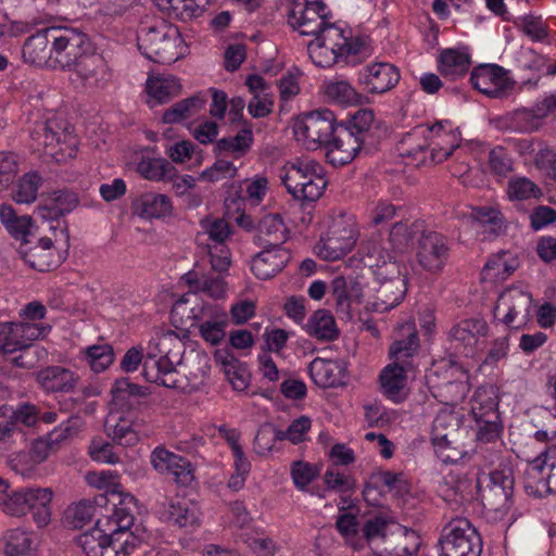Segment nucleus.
<instances>
[{"label": "nucleus", "instance_id": "obj_1", "mask_svg": "<svg viewBox=\"0 0 556 556\" xmlns=\"http://www.w3.org/2000/svg\"><path fill=\"white\" fill-rule=\"evenodd\" d=\"M119 505L103 514L92 529L77 536V545L86 556H128L140 545V538L130 531L135 520V497L126 496Z\"/></svg>", "mask_w": 556, "mask_h": 556}, {"label": "nucleus", "instance_id": "obj_2", "mask_svg": "<svg viewBox=\"0 0 556 556\" xmlns=\"http://www.w3.org/2000/svg\"><path fill=\"white\" fill-rule=\"evenodd\" d=\"M359 252L364 265L376 268L378 287L375 288L372 309L383 313L397 306L407 292V278L395 257L376 238L364 239Z\"/></svg>", "mask_w": 556, "mask_h": 556}, {"label": "nucleus", "instance_id": "obj_3", "mask_svg": "<svg viewBox=\"0 0 556 556\" xmlns=\"http://www.w3.org/2000/svg\"><path fill=\"white\" fill-rule=\"evenodd\" d=\"M185 346L174 330L156 333L148 343L142 375L146 380L168 389L179 387L176 366L180 364Z\"/></svg>", "mask_w": 556, "mask_h": 556}, {"label": "nucleus", "instance_id": "obj_4", "mask_svg": "<svg viewBox=\"0 0 556 556\" xmlns=\"http://www.w3.org/2000/svg\"><path fill=\"white\" fill-rule=\"evenodd\" d=\"M314 37L307 45V53L318 67H330L337 63L348 64L352 58L366 49L364 37L352 36L350 28L341 26H328Z\"/></svg>", "mask_w": 556, "mask_h": 556}, {"label": "nucleus", "instance_id": "obj_5", "mask_svg": "<svg viewBox=\"0 0 556 556\" xmlns=\"http://www.w3.org/2000/svg\"><path fill=\"white\" fill-rule=\"evenodd\" d=\"M137 45L147 59L156 63L172 64L187 53V46L177 26L162 20L141 22Z\"/></svg>", "mask_w": 556, "mask_h": 556}, {"label": "nucleus", "instance_id": "obj_6", "mask_svg": "<svg viewBox=\"0 0 556 556\" xmlns=\"http://www.w3.org/2000/svg\"><path fill=\"white\" fill-rule=\"evenodd\" d=\"M280 179L288 192L301 201L318 200L327 187L324 167L311 159L287 163L281 170Z\"/></svg>", "mask_w": 556, "mask_h": 556}, {"label": "nucleus", "instance_id": "obj_7", "mask_svg": "<svg viewBox=\"0 0 556 556\" xmlns=\"http://www.w3.org/2000/svg\"><path fill=\"white\" fill-rule=\"evenodd\" d=\"M358 235L355 216L340 213L331 218L328 231L316 245L317 254L326 261H338L353 250Z\"/></svg>", "mask_w": 556, "mask_h": 556}, {"label": "nucleus", "instance_id": "obj_8", "mask_svg": "<svg viewBox=\"0 0 556 556\" xmlns=\"http://www.w3.org/2000/svg\"><path fill=\"white\" fill-rule=\"evenodd\" d=\"M513 491L511 470L502 469L490 472L486 485L480 488L483 514L489 521L496 522L505 518L513 505Z\"/></svg>", "mask_w": 556, "mask_h": 556}, {"label": "nucleus", "instance_id": "obj_9", "mask_svg": "<svg viewBox=\"0 0 556 556\" xmlns=\"http://www.w3.org/2000/svg\"><path fill=\"white\" fill-rule=\"evenodd\" d=\"M53 68L72 71L91 50L89 37L81 30L66 26H52Z\"/></svg>", "mask_w": 556, "mask_h": 556}, {"label": "nucleus", "instance_id": "obj_10", "mask_svg": "<svg viewBox=\"0 0 556 556\" xmlns=\"http://www.w3.org/2000/svg\"><path fill=\"white\" fill-rule=\"evenodd\" d=\"M79 203L76 192L61 189L46 194L37 206V215L49 223L54 241L68 242V229L66 223L60 218L74 211Z\"/></svg>", "mask_w": 556, "mask_h": 556}, {"label": "nucleus", "instance_id": "obj_11", "mask_svg": "<svg viewBox=\"0 0 556 556\" xmlns=\"http://www.w3.org/2000/svg\"><path fill=\"white\" fill-rule=\"evenodd\" d=\"M440 556H480L482 541L477 529L466 518L451 520L443 529Z\"/></svg>", "mask_w": 556, "mask_h": 556}, {"label": "nucleus", "instance_id": "obj_12", "mask_svg": "<svg viewBox=\"0 0 556 556\" xmlns=\"http://www.w3.org/2000/svg\"><path fill=\"white\" fill-rule=\"evenodd\" d=\"M334 114L330 110H316L302 115L293 125L299 142L308 150L327 144L339 126L334 124Z\"/></svg>", "mask_w": 556, "mask_h": 556}, {"label": "nucleus", "instance_id": "obj_13", "mask_svg": "<svg viewBox=\"0 0 556 556\" xmlns=\"http://www.w3.org/2000/svg\"><path fill=\"white\" fill-rule=\"evenodd\" d=\"M523 486L527 494L534 497L556 494V444L548 446L528 463Z\"/></svg>", "mask_w": 556, "mask_h": 556}, {"label": "nucleus", "instance_id": "obj_14", "mask_svg": "<svg viewBox=\"0 0 556 556\" xmlns=\"http://www.w3.org/2000/svg\"><path fill=\"white\" fill-rule=\"evenodd\" d=\"M331 18V11L320 0L293 2L288 14L289 25L302 36H316L328 26H339Z\"/></svg>", "mask_w": 556, "mask_h": 556}, {"label": "nucleus", "instance_id": "obj_15", "mask_svg": "<svg viewBox=\"0 0 556 556\" xmlns=\"http://www.w3.org/2000/svg\"><path fill=\"white\" fill-rule=\"evenodd\" d=\"M39 139L45 154L59 163L66 162L77 154L78 138L65 121H48L42 127V134H39Z\"/></svg>", "mask_w": 556, "mask_h": 556}, {"label": "nucleus", "instance_id": "obj_16", "mask_svg": "<svg viewBox=\"0 0 556 556\" xmlns=\"http://www.w3.org/2000/svg\"><path fill=\"white\" fill-rule=\"evenodd\" d=\"M531 304V293L519 287H510L498 295L493 314L505 326L518 328L527 323Z\"/></svg>", "mask_w": 556, "mask_h": 556}, {"label": "nucleus", "instance_id": "obj_17", "mask_svg": "<svg viewBox=\"0 0 556 556\" xmlns=\"http://www.w3.org/2000/svg\"><path fill=\"white\" fill-rule=\"evenodd\" d=\"M51 326L41 323H0V353L11 354L29 348L33 341L45 339Z\"/></svg>", "mask_w": 556, "mask_h": 556}, {"label": "nucleus", "instance_id": "obj_18", "mask_svg": "<svg viewBox=\"0 0 556 556\" xmlns=\"http://www.w3.org/2000/svg\"><path fill=\"white\" fill-rule=\"evenodd\" d=\"M489 326L481 318L464 319L453 326L448 332L451 349L464 357H475L482 346Z\"/></svg>", "mask_w": 556, "mask_h": 556}, {"label": "nucleus", "instance_id": "obj_19", "mask_svg": "<svg viewBox=\"0 0 556 556\" xmlns=\"http://www.w3.org/2000/svg\"><path fill=\"white\" fill-rule=\"evenodd\" d=\"M469 80L476 90L490 98L507 97L515 87L509 71L497 64H480L473 67Z\"/></svg>", "mask_w": 556, "mask_h": 556}, {"label": "nucleus", "instance_id": "obj_20", "mask_svg": "<svg viewBox=\"0 0 556 556\" xmlns=\"http://www.w3.org/2000/svg\"><path fill=\"white\" fill-rule=\"evenodd\" d=\"M399 68L389 62H372L358 72L357 81L366 93L383 94L400 81Z\"/></svg>", "mask_w": 556, "mask_h": 556}, {"label": "nucleus", "instance_id": "obj_21", "mask_svg": "<svg viewBox=\"0 0 556 556\" xmlns=\"http://www.w3.org/2000/svg\"><path fill=\"white\" fill-rule=\"evenodd\" d=\"M157 513L163 521L179 528H194L201 522L199 504L186 496L166 497Z\"/></svg>", "mask_w": 556, "mask_h": 556}, {"label": "nucleus", "instance_id": "obj_22", "mask_svg": "<svg viewBox=\"0 0 556 556\" xmlns=\"http://www.w3.org/2000/svg\"><path fill=\"white\" fill-rule=\"evenodd\" d=\"M73 81H79L86 89H103L111 79V72L102 55L94 53L93 47L75 64Z\"/></svg>", "mask_w": 556, "mask_h": 556}, {"label": "nucleus", "instance_id": "obj_23", "mask_svg": "<svg viewBox=\"0 0 556 556\" xmlns=\"http://www.w3.org/2000/svg\"><path fill=\"white\" fill-rule=\"evenodd\" d=\"M427 127L417 125L403 135L396 146V152L405 165L418 167L430 162V141L427 137Z\"/></svg>", "mask_w": 556, "mask_h": 556}, {"label": "nucleus", "instance_id": "obj_24", "mask_svg": "<svg viewBox=\"0 0 556 556\" xmlns=\"http://www.w3.org/2000/svg\"><path fill=\"white\" fill-rule=\"evenodd\" d=\"M448 256L446 239L437 231H425L418 240L417 261L419 265L431 273L440 271Z\"/></svg>", "mask_w": 556, "mask_h": 556}, {"label": "nucleus", "instance_id": "obj_25", "mask_svg": "<svg viewBox=\"0 0 556 556\" xmlns=\"http://www.w3.org/2000/svg\"><path fill=\"white\" fill-rule=\"evenodd\" d=\"M140 427L141 424L135 410H111L104 424L106 434L122 446H134L139 442Z\"/></svg>", "mask_w": 556, "mask_h": 556}, {"label": "nucleus", "instance_id": "obj_26", "mask_svg": "<svg viewBox=\"0 0 556 556\" xmlns=\"http://www.w3.org/2000/svg\"><path fill=\"white\" fill-rule=\"evenodd\" d=\"M424 223L419 219L402 218L395 222L389 230V237L387 241L380 237V235L372 233L369 239L376 238L381 242V247H384L394 257L395 253H402L408 250L415 237L424 232ZM368 239V237L366 238Z\"/></svg>", "mask_w": 556, "mask_h": 556}, {"label": "nucleus", "instance_id": "obj_27", "mask_svg": "<svg viewBox=\"0 0 556 556\" xmlns=\"http://www.w3.org/2000/svg\"><path fill=\"white\" fill-rule=\"evenodd\" d=\"M80 377L77 372L60 365H50L36 372V382L47 393H73Z\"/></svg>", "mask_w": 556, "mask_h": 556}, {"label": "nucleus", "instance_id": "obj_28", "mask_svg": "<svg viewBox=\"0 0 556 556\" xmlns=\"http://www.w3.org/2000/svg\"><path fill=\"white\" fill-rule=\"evenodd\" d=\"M262 251L253 256L251 270L258 279L266 280L280 273L291 260L287 248L261 247Z\"/></svg>", "mask_w": 556, "mask_h": 556}, {"label": "nucleus", "instance_id": "obj_29", "mask_svg": "<svg viewBox=\"0 0 556 556\" xmlns=\"http://www.w3.org/2000/svg\"><path fill=\"white\" fill-rule=\"evenodd\" d=\"M52 26L38 30L26 39L22 55L26 63L53 68Z\"/></svg>", "mask_w": 556, "mask_h": 556}, {"label": "nucleus", "instance_id": "obj_30", "mask_svg": "<svg viewBox=\"0 0 556 556\" xmlns=\"http://www.w3.org/2000/svg\"><path fill=\"white\" fill-rule=\"evenodd\" d=\"M399 337L389 348V357L391 363L397 365L410 366L412 358L418 353L419 339L414 320H406L397 329Z\"/></svg>", "mask_w": 556, "mask_h": 556}, {"label": "nucleus", "instance_id": "obj_31", "mask_svg": "<svg viewBox=\"0 0 556 556\" xmlns=\"http://www.w3.org/2000/svg\"><path fill=\"white\" fill-rule=\"evenodd\" d=\"M326 156L334 166H342L353 161L363 143L346 129H337L328 141Z\"/></svg>", "mask_w": 556, "mask_h": 556}, {"label": "nucleus", "instance_id": "obj_32", "mask_svg": "<svg viewBox=\"0 0 556 556\" xmlns=\"http://www.w3.org/2000/svg\"><path fill=\"white\" fill-rule=\"evenodd\" d=\"M470 65L471 55L467 47L446 48L438 56L439 72L451 80L463 77Z\"/></svg>", "mask_w": 556, "mask_h": 556}, {"label": "nucleus", "instance_id": "obj_33", "mask_svg": "<svg viewBox=\"0 0 556 556\" xmlns=\"http://www.w3.org/2000/svg\"><path fill=\"white\" fill-rule=\"evenodd\" d=\"M20 253L25 263L38 271H49L59 264L53 250V239L49 237L40 238L38 243L30 248L27 244L21 245Z\"/></svg>", "mask_w": 556, "mask_h": 556}, {"label": "nucleus", "instance_id": "obj_34", "mask_svg": "<svg viewBox=\"0 0 556 556\" xmlns=\"http://www.w3.org/2000/svg\"><path fill=\"white\" fill-rule=\"evenodd\" d=\"M289 230L282 218L278 214H268L264 216L260 224L255 236V243L258 247L285 248L283 244L288 240Z\"/></svg>", "mask_w": 556, "mask_h": 556}, {"label": "nucleus", "instance_id": "obj_35", "mask_svg": "<svg viewBox=\"0 0 556 556\" xmlns=\"http://www.w3.org/2000/svg\"><path fill=\"white\" fill-rule=\"evenodd\" d=\"M407 381V367L390 363L379 375L380 388L386 397L394 403H401L405 399L404 388Z\"/></svg>", "mask_w": 556, "mask_h": 556}, {"label": "nucleus", "instance_id": "obj_36", "mask_svg": "<svg viewBox=\"0 0 556 556\" xmlns=\"http://www.w3.org/2000/svg\"><path fill=\"white\" fill-rule=\"evenodd\" d=\"M135 213L146 219L162 218L173 212V203L166 194L146 192L132 203Z\"/></svg>", "mask_w": 556, "mask_h": 556}, {"label": "nucleus", "instance_id": "obj_37", "mask_svg": "<svg viewBox=\"0 0 556 556\" xmlns=\"http://www.w3.org/2000/svg\"><path fill=\"white\" fill-rule=\"evenodd\" d=\"M88 483L97 489L105 490L108 495L110 496L109 502L111 503L110 507L105 508V513L108 510H114L117 508V505L121 506L122 500L126 496L134 497L129 493H124L122 491V485L119 483V475L116 470H101L97 472H91L87 476Z\"/></svg>", "mask_w": 556, "mask_h": 556}, {"label": "nucleus", "instance_id": "obj_38", "mask_svg": "<svg viewBox=\"0 0 556 556\" xmlns=\"http://www.w3.org/2000/svg\"><path fill=\"white\" fill-rule=\"evenodd\" d=\"M325 98L332 103L341 105H356L362 103L363 96L348 80L341 77L327 79L321 86Z\"/></svg>", "mask_w": 556, "mask_h": 556}, {"label": "nucleus", "instance_id": "obj_39", "mask_svg": "<svg viewBox=\"0 0 556 556\" xmlns=\"http://www.w3.org/2000/svg\"><path fill=\"white\" fill-rule=\"evenodd\" d=\"M305 332L319 341H333L339 334V328L333 315L327 309L314 312L304 326Z\"/></svg>", "mask_w": 556, "mask_h": 556}, {"label": "nucleus", "instance_id": "obj_40", "mask_svg": "<svg viewBox=\"0 0 556 556\" xmlns=\"http://www.w3.org/2000/svg\"><path fill=\"white\" fill-rule=\"evenodd\" d=\"M112 405L114 410L127 412L134 410L139 405V399L144 395L141 387L123 378L115 381L111 389Z\"/></svg>", "mask_w": 556, "mask_h": 556}, {"label": "nucleus", "instance_id": "obj_41", "mask_svg": "<svg viewBox=\"0 0 556 556\" xmlns=\"http://www.w3.org/2000/svg\"><path fill=\"white\" fill-rule=\"evenodd\" d=\"M146 89L157 103H164L179 94L181 85L173 75H152L147 79Z\"/></svg>", "mask_w": 556, "mask_h": 556}, {"label": "nucleus", "instance_id": "obj_42", "mask_svg": "<svg viewBox=\"0 0 556 556\" xmlns=\"http://www.w3.org/2000/svg\"><path fill=\"white\" fill-rule=\"evenodd\" d=\"M205 103L206 98L200 93L184 99L164 112L163 122L174 124L191 118L204 109Z\"/></svg>", "mask_w": 556, "mask_h": 556}, {"label": "nucleus", "instance_id": "obj_43", "mask_svg": "<svg viewBox=\"0 0 556 556\" xmlns=\"http://www.w3.org/2000/svg\"><path fill=\"white\" fill-rule=\"evenodd\" d=\"M0 220L9 233L15 239L22 240L21 245L28 243L31 227V218L28 215L17 216L11 205H0Z\"/></svg>", "mask_w": 556, "mask_h": 556}, {"label": "nucleus", "instance_id": "obj_44", "mask_svg": "<svg viewBox=\"0 0 556 556\" xmlns=\"http://www.w3.org/2000/svg\"><path fill=\"white\" fill-rule=\"evenodd\" d=\"M141 177L152 181L174 180L177 169L165 159L142 157L137 164Z\"/></svg>", "mask_w": 556, "mask_h": 556}, {"label": "nucleus", "instance_id": "obj_45", "mask_svg": "<svg viewBox=\"0 0 556 556\" xmlns=\"http://www.w3.org/2000/svg\"><path fill=\"white\" fill-rule=\"evenodd\" d=\"M460 424V418L453 410L447 408L440 410L432 422L431 441L440 442L448 437L462 435Z\"/></svg>", "mask_w": 556, "mask_h": 556}, {"label": "nucleus", "instance_id": "obj_46", "mask_svg": "<svg viewBox=\"0 0 556 556\" xmlns=\"http://www.w3.org/2000/svg\"><path fill=\"white\" fill-rule=\"evenodd\" d=\"M36 495V489L27 488L12 492L0 497V508L3 513L14 517H21L30 510L31 502Z\"/></svg>", "mask_w": 556, "mask_h": 556}, {"label": "nucleus", "instance_id": "obj_47", "mask_svg": "<svg viewBox=\"0 0 556 556\" xmlns=\"http://www.w3.org/2000/svg\"><path fill=\"white\" fill-rule=\"evenodd\" d=\"M309 372L320 388H333L340 383V366L336 362L316 358L311 363Z\"/></svg>", "mask_w": 556, "mask_h": 556}, {"label": "nucleus", "instance_id": "obj_48", "mask_svg": "<svg viewBox=\"0 0 556 556\" xmlns=\"http://www.w3.org/2000/svg\"><path fill=\"white\" fill-rule=\"evenodd\" d=\"M510 256V253L505 251L491 256L482 269V279L505 280L516 269V262Z\"/></svg>", "mask_w": 556, "mask_h": 556}, {"label": "nucleus", "instance_id": "obj_49", "mask_svg": "<svg viewBox=\"0 0 556 556\" xmlns=\"http://www.w3.org/2000/svg\"><path fill=\"white\" fill-rule=\"evenodd\" d=\"M475 409V420L477 424L476 438L481 443L495 442L501 434V424L498 412L492 410V406H489L488 417H482V413Z\"/></svg>", "mask_w": 556, "mask_h": 556}, {"label": "nucleus", "instance_id": "obj_50", "mask_svg": "<svg viewBox=\"0 0 556 556\" xmlns=\"http://www.w3.org/2000/svg\"><path fill=\"white\" fill-rule=\"evenodd\" d=\"M31 534L21 529H13L4 536L5 556H35Z\"/></svg>", "mask_w": 556, "mask_h": 556}, {"label": "nucleus", "instance_id": "obj_51", "mask_svg": "<svg viewBox=\"0 0 556 556\" xmlns=\"http://www.w3.org/2000/svg\"><path fill=\"white\" fill-rule=\"evenodd\" d=\"M460 132L447 129L441 139L430 141V162L442 163L460 146Z\"/></svg>", "mask_w": 556, "mask_h": 556}, {"label": "nucleus", "instance_id": "obj_52", "mask_svg": "<svg viewBox=\"0 0 556 556\" xmlns=\"http://www.w3.org/2000/svg\"><path fill=\"white\" fill-rule=\"evenodd\" d=\"M83 359L94 372H102L108 369L114 361V351L110 344L90 345L80 351Z\"/></svg>", "mask_w": 556, "mask_h": 556}, {"label": "nucleus", "instance_id": "obj_53", "mask_svg": "<svg viewBox=\"0 0 556 556\" xmlns=\"http://www.w3.org/2000/svg\"><path fill=\"white\" fill-rule=\"evenodd\" d=\"M186 280L194 292L203 293L213 299H220L225 295V282L220 277H199L195 273H188Z\"/></svg>", "mask_w": 556, "mask_h": 556}, {"label": "nucleus", "instance_id": "obj_54", "mask_svg": "<svg viewBox=\"0 0 556 556\" xmlns=\"http://www.w3.org/2000/svg\"><path fill=\"white\" fill-rule=\"evenodd\" d=\"M42 177L37 172L24 174L17 181L13 199L20 204H30L36 201L38 190L42 185Z\"/></svg>", "mask_w": 556, "mask_h": 556}, {"label": "nucleus", "instance_id": "obj_55", "mask_svg": "<svg viewBox=\"0 0 556 556\" xmlns=\"http://www.w3.org/2000/svg\"><path fill=\"white\" fill-rule=\"evenodd\" d=\"M506 193L510 201H528L539 199L542 190L528 177L516 176L509 179Z\"/></svg>", "mask_w": 556, "mask_h": 556}, {"label": "nucleus", "instance_id": "obj_56", "mask_svg": "<svg viewBox=\"0 0 556 556\" xmlns=\"http://www.w3.org/2000/svg\"><path fill=\"white\" fill-rule=\"evenodd\" d=\"M434 452L439 459L445 464H453L460 460L466 455V448L462 442V435L448 437L443 441H431Z\"/></svg>", "mask_w": 556, "mask_h": 556}, {"label": "nucleus", "instance_id": "obj_57", "mask_svg": "<svg viewBox=\"0 0 556 556\" xmlns=\"http://www.w3.org/2000/svg\"><path fill=\"white\" fill-rule=\"evenodd\" d=\"M52 490L49 488H36V495L30 505L33 518L39 528L46 527L51 520Z\"/></svg>", "mask_w": 556, "mask_h": 556}, {"label": "nucleus", "instance_id": "obj_58", "mask_svg": "<svg viewBox=\"0 0 556 556\" xmlns=\"http://www.w3.org/2000/svg\"><path fill=\"white\" fill-rule=\"evenodd\" d=\"M65 435L63 434V431H52L46 437H41L39 439H36L29 448L35 463H38L40 465L47 458L50 456L52 452L55 451L59 442H61Z\"/></svg>", "mask_w": 556, "mask_h": 556}, {"label": "nucleus", "instance_id": "obj_59", "mask_svg": "<svg viewBox=\"0 0 556 556\" xmlns=\"http://www.w3.org/2000/svg\"><path fill=\"white\" fill-rule=\"evenodd\" d=\"M17 434V427L13 421V407L9 405L0 406V447L5 451L12 448Z\"/></svg>", "mask_w": 556, "mask_h": 556}, {"label": "nucleus", "instance_id": "obj_60", "mask_svg": "<svg viewBox=\"0 0 556 556\" xmlns=\"http://www.w3.org/2000/svg\"><path fill=\"white\" fill-rule=\"evenodd\" d=\"M469 390L470 387L467 380L447 381L438 388L435 396H440L441 402L446 405L454 406L464 401Z\"/></svg>", "mask_w": 556, "mask_h": 556}, {"label": "nucleus", "instance_id": "obj_61", "mask_svg": "<svg viewBox=\"0 0 556 556\" xmlns=\"http://www.w3.org/2000/svg\"><path fill=\"white\" fill-rule=\"evenodd\" d=\"M252 142V130L250 128H242L236 136L218 140L217 148L222 152H231L237 155H242L250 149Z\"/></svg>", "mask_w": 556, "mask_h": 556}, {"label": "nucleus", "instance_id": "obj_62", "mask_svg": "<svg viewBox=\"0 0 556 556\" xmlns=\"http://www.w3.org/2000/svg\"><path fill=\"white\" fill-rule=\"evenodd\" d=\"M418 538L413 531H404L393 546L383 548L381 556H415L418 551Z\"/></svg>", "mask_w": 556, "mask_h": 556}, {"label": "nucleus", "instance_id": "obj_63", "mask_svg": "<svg viewBox=\"0 0 556 556\" xmlns=\"http://www.w3.org/2000/svg\"><path fill=\"white\" fill-rule=\"evenodd\" d=\"M312 428V419L307 416H300L292 420L286 430H277L279 440H287L292 444H299L307 440V433Z\"/></svg>", "mask_w": 556, "mask_h": 556}, {"label": "nucleus", "instance_id": "obj_64", "mask_svg": "<svg viewBox=\"0 0 556 556\" xmlns=\"http://www.w3.org/2000/svg\"><path fill=\"white\" fill-rule=\"evenodd\" d=\"M290 475L295 488L299 491H305L318 476V469L307 462L295 460L290 466Z\"/></svg>", "mask_w": 556, "mask_h": 556}]
</instances>
